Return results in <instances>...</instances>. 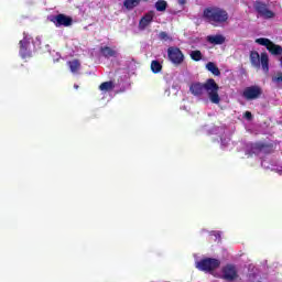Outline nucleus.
Instances as JSON below:
<instances>
[{
    "label": "nucleus",
    "mask_w": 282,
    "mask_h": 282,
    "mask_svg": "<svg viewBox=\"0 0 282 282\" xmlns=\"http://www.w3.org/2000/svg\"><path fill=\"white\" fill-rule=\"evenodd\" d=\"M189 91L192 96L196 98H202L206 91L207 98L213 105H219L221 102V97L219 96V84L215 82L214 78H208L205 83H193L189 86Z\"/></svg>",
    "instance_id": "f257e3e1"
},
{
    "label": "nucleus",
    "mask_w": 282,
    "mask_h": 282,
    "mask_svg": "<svg viewBox=\"0 0 282 282\" xmlns=\"http://www.w3.org/2000/svg\"><path fill=\"white\" fill-rule=\"evenodd\" d=\"M203 19L214 28H219V25L228 23L229 15L225 9L212 6L203 10Z\"/></svg>",
    "instance_id": "f03ea898"
},
{
    "label": "nucleus",
    "mask_w": 282,
    "mask_h": 282,
    "mask_svg": "<svg viewBox=\"0 0 282 282\" xmlns=\"http://www.w3.org/2000/svg\"><path fill=\"white\" fill-rule=\"evenodd\" d=\"M250 63L252 67H256V69H260L262 67L265 74L270 72V57L268 56V53H261V55H259V52L251 51Z\"/></svg>",
    "instance_id": "7ed1b4c3"
},
{
    "label": "nucleus",
    "mask_w": 282,
    "mask_h": 282,
    "mask_svg": "<svg viewBox=\"0 0 282 282\" xmlns=\"http://www.w3.org/2000/svg\"><path fill=\"white\" fill-rule=\"evenodd\" d=\"M219 265H221V261L215 258H205L196 263V268L200 272H215Z\"/></svg>",
    "instance_id": "20e7f679"
},
{
    "label": "nucleus",
    "mask_w": 282,
    "mask_h": 282,
    "mask_svg": "<svg viewBox=\"0 0 282 282\" xmlns=\"http://www.w3.org/2000/svg\"><path fill=\"white\" fill-rule=\"evenodd\" d=\"M256 43H258V45L267 47L268 52H270L272 56H281L282 54V46L275 44L268 37H259L256 40Z\"/></svg>",
    "instance_id": "39448f33"
},
{
    "label": "nucleus",
    "mask_w": 282,
    "mask_h": 282,
    "mask_svg": "<svg viewBox=\"0 0 282 282\" xmlns=\"http://www.w3.org/2000/svg\"><path fill=\"white\" fill-rule=\"evenodd\" d=\"M253 10L257 12L258 17H261L262 19H274L275 17L274 11L268 8V3L261 0H256L253 2Z\"/></svg>",
    "instance_id": "423d86ee"
},
{
    "label": "nucleus",
    "mask_w": 282,
    "mask_h": 282,
    "mask_svg": "<svg viewBox=\"0 0 282 282\" xmlns=\"http://www.w3.org/2000/svg\"><path fill=\"white\" fill-rule=\"evenodd\" d=\"M263 96V88L259 85L248 86L242 90V98L245 100H259Z\"/></svg>",
    "instance_id": "0eeeda50"
},
{
    "label": "nucleus",
    "mask_w": 282,
    "mask_h": 282,
    "mask_svg": "<svg viewBox=\"0 0 282 282\" xmlns=\"http://www.w3.org/2000/svg\"><path fill=\"white\" fill-rule=\"evenodd\" d=\"M167 58L173 65H182L184 63V53H182L180 47L170 46L167 48Z\"/></svg>",
    "instance_id": "6e6552de"
},
{
    "label": "nucleus",
    "mask_w": 282,
    "mask_h": 282,
    "mask_svg": "<svg viewBox=\"0 0 282 282\" xmlns=\"http://www.w3.org/2000/svg\"><path fill=\"white\" fill-rule=\"evenodd\" d=\"M51 21H52V23H54V25L56 28H61L62 25L64 28H69V25H72V23H74V19H72V17L65 15L63 13L54 15L53 19H51Z\"/></svg>",
    "instance_id": "1a4fd4ad"
},
{
    "label": "nucleus",
    "mask_w": 282,
    "mask_h": 282,
    "mask_svg": "<svg viewBox=\"0 0 282 282\" xmlns=\"http://www.w3.org/2000/svg\"><path fill=\"white\" fill-rule=\"evenodd\" d=\"M238 276L239 273L237 272V267H235V264H227L223 268V279L225 281H235Z\"/></svg>",
    "instance_id": "9d476101"
},
{
    "label": "nucleus",
    "mask_w": 282,
    "mask_h": 282,
    "mask_svg": "<svg viewBox=\"0 0 282 282\" xmlns=\"http://www.w3.org/2000/svg\"><path fill=\"white\" fill-rule=\"evenodd\" d=\"M20 55L22 58L32 56V52H30V39H28V36H24L23 40L20 41Z\"/></svg>",
    "instance_id": "9b49d317"
},
{
    "label": "nucleus",
    "mask_w": 282,
    "mask_h": 282,
    "mask_svg": "<svg viewBox=\"0 0 282 282\" xmlns=\"http://www.w3.org/2000/svg\"><path fill=\"white\" fill-rule=\"evenodd\" d=\"M154 17H155L154 11H149L148 13H145L139 21V29L147 30V28H149V25H151V23H153Z\"/></svg>",
    "instance_id": "f8f14e48"
},
{
    "label": "nucleus",
    "mask_w": 282,
    "mask_h": 282,
    "mask_svg": "<svg viewBox=\"0 0 282 282\" xmlns=\"http://www.w3.org/2000/svg\"><path fill=\"white\" fill-rule=\"evenodd\" d=\"M101 56H104V58H116V56H118V51L109 47V46H101L99 50Z\"/></svg>",
    "instance_id": "ddd939ff"
},
{
    "label": "nucleus",
    "mask_w": 282,
    "mask_h": 282,
    "mask_svg": "<svg viewBox=\"0 0 282 282\" xmlns=\"http://www.w3.org/2000/svg\"><path fill=\"white\" fill-rule=\"evenodd\" d=\"M253 153H270V145L263 142H257L251 147Z\"/></svg>",
    "instance_id": "4468645a"
},
{
    "label": "nucleus",
    "mask_w": 282,
    "mask_h": 282,
    "mask_svg": "<svg viewBox=\"0 0 282 282\" xmlns=\"http://www.w3.org/2000/svg\"><path fill=\"white\" fill-rule=\"evenodd\" d=\"M207 42L212 45H224L226 43V37L221 34L208 35Z\"/></svg>",
    "instance_id": "2eb2a0df"
},
{
    "label": "nucleus",
    "mask_w": 282,
    "mask_h": 282,
    "mask_svg": "<svg viewBox=\"0 0 282 282\" xmlns=\"http://www.w3.org/2000/svg\"><path fill=\"white\" fill-rule=\"evenodd\" d=\"M67 65L72 72V74H78V72L80 70V59L68 61Z\"/></svg>",
    "instance_id": "dca6fc26"
},
{
    "label": "nucleus",
    "mask_w": 282,
    "mask_h": 282,
    "mask_svg": "<svg viewBox=\"0 0 282 282\" xmlns=\"http://www.w3.org/2000/svg\"><path fill=\"white\" fill-rule=\"evenodd\" d=\"M207 72H210L214 76H221V70L217 67V64L214 62H208L206 64Z\"/></svg>",
    "instance_id": "f3484780"
},
{
    "label": "nucleus",
    "mask_w": 282,
    "mask_h": 282,
    "mask_svg": "<svg viewBox=\"0 0 282 282\" xmlns=\"http://www.w3.org/2000/svg\"><path fill=\"white\" fill-rule=\"evenodd\" d=\"M142 0H124L123 1V7L126 8V10H133L134 8H138V6H140V2Z\"/></svg>",
    "instance_id": "a211bd4d"
},
{
    "label": "nucleus",
    "mask_w": 282,
    "mask_h": 282,
    "mask_svg": "<svg viewBox=\"0 0 282 282\" xmlns=\"http://www.w3.org/2000/svg\"><path fill=\"white\" fill-rule=\"evenodd\" d=\"M189 58H192V61H195V63H199V61H203L204 55L202 54V51L195 50L189 53Z\"/></svg>",
    "instance_id": "6ab92c4d"
},
{
    "label": "nucleus",
    "mask_w": 282,
    "mask_h": 282,
    "mask_svg": "<svg viewBox=\"0 0 282 282\" xmlns=\"http://www.w3.org/2000/svg\"><path fill=\"white\" fill-rule=\"evenodd\" d=\"M151 70L153 74H160L162 72V64L158 59L151 62Z\"/></svg>",
    "instance_id": "aec40b11"
},
{
    "label": "nucleus",
    "mask_w": 282,
    "mask_h": 282,
    "mask_svg": "<svg viewBox=\"0 0 282 282\" xmlns=\"http://www.w3.org/2000/svg\"><path fill=\"white\" fill-rule=\"evenodd\" d=\"M155 8L158 12H165L169 3L165 0H159L155 2Z\"/></svg>",
    "instance_id": "412c9836"
},
{
    "label": "nucleus",
    "mask_w": 282,
    "mask_h": 282,
    "mask_svg": "<svg viewBox=\"0 0 282 282\" xmlns=\"http://www.w3.org/2000/svg\"><path fill=\"white\" fill-rule=\"evenodd\" d=\"M113 87V82H104L100 84L99 89L100 91H111Z\"/></svg>",
    "instance_id": "4be33fe9"
},
{
    "label": "nucleus",
    "mask_w": 282,
    "mask_h": 282,
    "mask_svg": "<svg viewBox=\"0 0 282 282\" xmlns=\"http://www.w3.org/2000/svg\"><path fill=\"white\" fill-rule=\"evenodd\" d=\"M160 41H171V36H169V33L161 31L159 33Z\"/></svg>",
    "instance_id": "5701e85b"
},
{
    "label": "nucleus",
    "mask_w": 282,
    "mask_h": 282,
    "mask_svg": "<svg viewBox=\"0 0 282 282\" xmlns=\"http://www.w3.org/2000/svg\"><path fill=\"white\" fill-rule=\"evenodd\" d=\"M210 235L215 237L216 241H221V234L219 231H212Z\"/></svg>",
    "instance_id": "b1692460"
},
{
    "label": "nucleus",
    "mask_w": 282,
    "mask_h": 282,
    "mask_svg": "<svg viewBox=\"0 0 282 282\" xmlns=\"http://www.w3.org/2000/svg\"><path fill=\"white\" fill-rule=\"evenodd\" d=\"M245 118H246V120H252V112L246 111L245 112Z\"/></svg>",
    "instance_id": "393cba45"
},
{
    "label": "nucleus",
    "mask_w": 282,
    "mask_h": 282,
    "mask_svg": "<svg viewBox=\"0 0 282 282\" xmlns=\"http://www.w3.org/2000/svg\"><path fill=\"white\" fill-rule=\"evenodd\" d=\"M178 3H180L181 6H184V3H186V0H178Z\"/></svg>",
    "instance_id": "a878e982"
},
{
    "label": "nucleus",
    "mask_w": 282,
    "mask_h": 282,
    "mask_svg": "<svg viewBox=\"0 0 282 282\" xmlns=\"http://www.w3.org/2000/svg\"><path fill=\"white\" fill-rule=\"evenodd\" d=\"M78 88H79L78 84H75L74 89H78Z\"/></svg>",
    "instance_id": "bb28decb"
},
{
    "label": "nucleus",
    "mask_w": 282,
    "mask_h": 282,
    "mask_svg": "<svg viewBox=\"0 0 282 282\" xmlns=\"http://www.w3.org/2000/svg\"><path fill=\"white\" fill-rule=\"evenodd\" d=\"M141 1H144V2H147V1H149V0H141Z\"/></svg>",
    "instance_id": "cd10ccee"
}]
</instances>
